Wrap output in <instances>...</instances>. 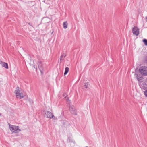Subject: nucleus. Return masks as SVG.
I'll return each mask as SVG.
<instances>
[{
  "label": "nucleus",
  "mask_w": 147,
  "mask_h": 147,
  "mask_svg": "<svg viewBox=\"0 0 147 147\" xmlns=\"http://www.w3.org/2000/svg\"><path fill=\"white\" fill-rule=\"evenodd\" d=\"M69 110L72 114L74 115H76L77 114L76 111L74 106L73 105L70 106L69 107Z\"/></svg>",
  "instance_id": "obj_8"
},
{
  "label": "nucleus",
  "mask_w": 147,
  "mask_h": 147,
  "mask_svg": "<svg viewBox=\"0 0 147 147\" xmlns=\"http://www.w3.org/2000/svg\"><path fill=\"white\" fill-rule=\"evenodd\" d=\"M132 33L134 34L136 36L139 34V29L136 26H134L132 29Z\"/></svg>",
  "instance_id": "obj_7"
},
{
  "label": "nucleus",
  "mask_w": 147,
  "mask_h": 147,
  "mask_svg": "<svg viewBox=\"0 0 147 147\" xmlns=\"http://www.w3.org/2000/svg\"><path fill=\"white\" fill-rule=\"evenodd\" d=\"M139 71L142 75L147 76V67L146 66L141 67L139 69Z\"/></svg>",
  "instance_id": "obj_4"
},
{
  "label": "nucleus",
  "mask_w": 147,
  "mask_h": 147,
  "mask_svg": "<svg viewBox=\"0 0 147 147\" xmlns=\"http://www.w3.org/2000/svg\"><path fill=\"white\" fill-rule=\"evenodd\" d=\"M134 76L137 78L139 82H140L141 81V80L143 79V78L142 76H141V75L139 74L135 73L134 74Z\"/></svg>",
  "instance_id": "obj_9"
},
{
  "label": "nucleus",
  "mask_w": 147,
  "mask_h": 147,
  "mask_svg": "<svg viewBox=\"0 0 147 147\" xmlns=\"http://www.w3.org/2000/svg\"><path fill=\"white\" fill-rule=\"evenodd\" d=\"M140 88L145 90L147 89V85L146 83L143 82H141L138 83Z\"/></svg>",
  "instance_id": "obj_6"
},
{
  "label": "nucleus",
  "mask_w": 147,
  "mask_h": 147,
  "mask_svg": "<svg viewBox=\"0 0 147 147\" xmlns=\"http://www.w3.org/2000/svg\"><path fill=\"white\" fill-rule=\"evenodd\" d=\"M68 23L67 21H65L63 23V26L64 28L66 29L67 27Z\"/></svg>",
  "instance_id": "obj_11"
},
{
  "label": "nucleus",
  "mask_w": 147,
  "mask_h": 147,
  "mask_svg": "<svg viewBox=\"0 0 147 147\" xmlns=\"http://www.w3.org/2000/svg\"><path fill=\"white\" fill-rule=\"evenodd\" d=\"M145 96L147 97V89L144 91Z\"/></svg>",
  "instance_id": "obj_18"
},
{
  "label": "nucleus",
  "mask_w": 147,
  "mask_h": 147,
  "mask_svg": "<svg viewBox=\"0 0 147 147\" xmlns=\"http://www.w3.org/2000/svg\"><path fill=\"white\" fill-rule=\"evenodd\" d=\"M2 63V62L0 61V64H1Z\"/></svg>",
  "instance_id": "obj_20"
},
{
  "label": "nucleus",
  "mask_w": 147,
  "mask_h": 147,
  "mask_svg": "<svg viewBox=\"0 0 147 147\" xmlns=\"http://www.w3.org/2000/svg\"><path fill=\"white\" fill-rule=\"evenodd\" d=\"M69 70V69L68 67H66L65 68V72L64 73V75H66L67 74Z\"/></svg>",
  "instance_id": "obj_13"
},
{
  "label": "nucleus",
  "mask_w": 147,
  "mask_h": 147,
  "mask_svg": "<svg viewBox=\"0 0 147 147\" xmlns=\"http://www.w3.org/2000/svg\"><path fill=\"white\" fill-rule=\"evenodd\" d=\"M66 56V55L65 54H63L61 55L60 57V61L61 62L62 60H63L64 59V58Z\"/></svg>",
  "instance_id": "obj_15"
},
{
  "label": "nucleus",
  "mask_w": 147,
  "mask_h": 147,
  "mask_svg": "<svg viewBox=\"0 0 147 147\" xmlns=\"http://www.w3.org/2000/svg\"><path fill=\"white\" fill-rule=\"evenodd\" d=\"M8 125L10 131L13 132L18 133L21 131V130L19 129L18 126L13 125L10 123H9Z\"/></svg>",
  "instance_id": "obj_3"
},
{
  "label": "nucleus",
  "mask_w": 147,
  "mask_h": 147,
  "mask_svg": "<svg viewBox=\"0 0 147 147\" xmlns=\"http://www.w3.org/2000/svg\"><path fill=\"white\" fill-rule=\"evenodd\" d=\"M44 116L47 118H49L50 119L53 118L54 117V115L53 113L49 111L46 112Z\"/></svg>",
  "instance_id": "obj_5"
},
{
  "label": "nucleus",
  "mask_w": 147,
  "mask_h": 147,
  "mask_svg": "<svg viewBox=\"0 0 147 147\" xmlns=\"http://www.w3.org/2000/svg\"><path fill=\"white\" fill-rule=\"evenodd\" d=\"M15 92L16 96L18 98L21 99L23 98L25 96V94L20 91L19 88L18 87L16 88Z\"/></svg>",
  "instance_id": "obj_2"
},
{
  "label": "nucleus",
  "mask_w": 147,
  "mask_h": 147,
  "mask_svg": "<svg viewBox=\"0 0 147 147\" xmlns=\"http://www.w3.org/2000/svg\"><path fill=\"white\" fill-rule=\"evenodd\" d=\"M15 92L16 96L18 98L21 99L23 98L25 96V94L20 91L19 88L18 87L16 88Z\"/></svg>",
  "instance_id": "obj_1"
},
{
  "label": "nucleus",
  "mask_w": 147,
  "mask_h": 147,
  "mask_svg": "<svg viewBox=\"0 0 147 147\" xmlns=\"http://www.w3.org/2000/svg\"><path fill=\"white\" fill-rule=\"evenodd\" d=\"M143 42L146 46H147V40L144 39L143 40Z\"/></svg>",
  "instance_id": "obj_16"
},
{
  "label": "nucleus",
  "mask_w": 147,
  "mask_h": 147,
  "mask_svg": "<svg viewBox=\"0 0 147 147\" xmlns=\"http://www.w3.org/2000/svg\"><path fill=\"white\" fill-rule=\"evenodd\" d=\"M2 66L6 69H8V64L4 62L3 63Z\"/></svg>",
  "instance_id": "obj_12"
},
{
  "label": "nucleus",
  "mask_w": 147,
  "mask_h": 147,
  "mask_svg": "<svg viewBox=\"0 0 147 147\" xmlns=\"http://www.w3.org/2000/svg\"><path fill=\"white\" fill-rule=\"evenodd\" d=\"M63 96L65 98L67 102L69 101V100L68 97H67V95L66 93H64L63 94Z\"/></svg>",
  "instance_id": "obj_14"
},
{
  "label": "nucleus",
  "mask_w": 147,
  "mask_h": 147,
  "mask_svg": "<svg viewBox=\"0 0 147 147\" xmlns=\"http://www.w3.org/2000/svg\"><path fill=\"white\" fill-rule=\"evenodd\" d=\"M37 65L40 71H41L42 70V62L40 61H39L37 63Z\"/></svg>",
  "instance_id": "obj_10"
},
{
  "label": "nucleus",
  "mask_w": 147,
  "mask_h": 147,
  "mask_svg": "<svg viewBox=\"0 0 147 147\" xmlns=\"http://www.w3.org/2000/svg\"><path fill=\"white\" fill-rule=\"evenodd\" d=\"M145 19L146 20V21L147 22V16L145 17Z\"/></svg>",
  "instance_id": "obj_19"
},
{
  "label": "nucleus",
  "mask_w": 147,
  "mask_h": 147,
  "mask_svg": "<svg viewBox=\"0 0 147 147\" xmlns=\"http://www.w3.org/2000/svg\"><path fill=\"white\" fill-rule=\"evenodd\" d=\"M28 24H29V25H30V23H29Z\"/></svg>",
  "instance_id": "obj_21"
},
{
  "label": "nucleus",
  "mask_w": 147,
  "mask_h": 147,
  "mask_svg": "<svg viewBox=\"0 0 147 147\" xmlns=\"http://www.w3.org/2000/svg\"><path fill=\"white\" fill-rule=\"evenodd\" d=\"M89 85V84L88 83L86 82L84 84V86L85 88H87L88 87V86Z\"/></svg>",
  "instance_id": "obj_17"
}]
</instances>
